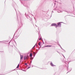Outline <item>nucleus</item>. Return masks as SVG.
Returning <instances> with one entry per match:
<instances>
[{
    "label": "nucleus",
    "mask_w": 75,
    "mask_h": 75,
    "mask_svg": "<svg viewBox=\"0 0 75 75\" xmlns=\"http://www.w3.org/2000/svg\"><path fill=\"white\" fill-rule=\"evenodd\" d=\"M71 71V69H70V71H69V72H70V71Z\"/></svg>",
    "instance_id": "nucleus-14"
},
{
    "label": "nucleus",
    "mask_w": 75,
    "mask_h": 75,
    "mask_svg": "<svg viewBox=\"0 0 75 75\" xmlns=\"http://www.w3.org/2000/svg\"><path fill=\"white\" fill-rule=\"evenodd\" d=\"M35 45H37V43L35 44Z\"/></svg>",
    "instance_id": "nucleus-18"
},
{
    "label": "nucleus",
    "mask_w": 75,
    "mask_h": 75,
    "mask_svg": "<svg viewBox=\"0 0 75 75\" xmlns=\"http://www.w3.org/2000/svg\"><path fill=\"white\" fill-rule=\"evenodd\" d=\"M60 47H61V48H62V47H61L60 46Z\"/></svg>",
    "instance_id": "nucleus-21"
},
{
    "label": "nucleus",
    "mask_w": 75,
    "mask_h": 75,
    "mask_svg": "<svg viewBox=\"0 0 75 75\" xmlns=\"http://www.w3.org/2000/svg\"><path fill=\"white\" fill-rule=\"evenodd\" d=\"M34 48V47H33V48Z\"/></svg>",
    "instance_id": "nucleus-20"
},
{
    "label": "nucleus",
    "mask_w": 75,
    "mask_h": 75,
    "mask_svg": "<svg viewBox=\"0 0 75 75\" xmlns=\"http://www.w3.org/2000/svg\"><path fill=\"white\" fill-rule=\"evenodd\" d=\"M29 68H30V67H29L27 68V69H29Z\"/></svg>",
    "instance_id": "nucleus-12"
},
{
    "label": "nucleus",
    "mask_w": 75,
    "mask_h": 75,
    "mask_svg": "<svg viewBox=\"0 0 75 75\" xmlns=\"http://www.w3.org/2000/svg\"><path fill=\"white\" fill-rule=\"evenodd\" d=\"M41 38H40V39H39V40H41Z\"/></svg>",
    "instance_id": "nucleus-13"
},
{
    "label": "nucleus",
    "mask_w": 75,
    "mask_h": 75,
    "mask_svg": "<svg viewBox=\"0 0 75 75\" xmlns=\"http://www.w3.org/2000/svg\"><path fill=\"white\" fill-rule=\"evenodd\" d=\"M58 52V53H59V52Z\"/></svg>",
    "instance_id": "nucleus-23"
},
{
    "label": "nucleus",
    "mask_w": 75,
    "mask_h": 75,
    "mask_svg": "<svg viewBox=\"0 0 75 75\" xmlns=\"http://www.w3.org/2000/svg\"><path fill=\"white\" fill-rule=\"evenodd\" d=\"M30 57H32V56H33V54H32V53H30Z\"/></svg>",
    "instance_id": "nucleus-7"
},
{
    "label": "nucleus",
    "mask_w": 75,
    "mask_h": 75,
    "mask_svg": "<svg viewBox=\"0 0 75 75\" xmlns=\"http://www.w3.org/2000/svg\"><path fill=\"white\" fill-rule=\"evenodd\" d=\"M43 44H44V42H43Z\"/></svg>",
    "instance_id": "nucleus-19"
},
{
    "label": "nucleus",
    "mask_w": 75,
    "mask_h": 75,
    "mask_svg": "<svg viewBox=\"0 0 75 75\" xmlns=\"http://www.w3.org/2000/svg\"><path fill=\"white\" fill-rule=\"evenodd\" d=\"M33 54H35H35H36L35 53V52H33Z\"/></svg>",
    "instance_id": "nucleus-10"
},
{
    "label": "nucleus",
    "mask_w": 75,
    "mask_h": 75,
    "mask_svg": "<svg viewBox=\"0 0 75 75\" xmlns=\"http://www.w3.org/2000/svg\"><path fill=\"white\" fill-rule=\"evenodd\" d=\"M25 65H27V63H25Z\"/></svg>",
    "instance_id": "nucleus-11"
},
{
    "label": "nucleus",
    "mask_w": 75,
    "mask_h": 75,
    "mask_svg": "<svg viewBox=\"0 0 75 75\" xmlns=\"http://www.w3.org/2000/svg\"><path fill=\"white\" fill-rule=\"evenodd\" d=\"M51 26H55L56 28H57L58 27V25L55 23H53L51 24Z\"/></svg>",
    "instance_id": "nucleus-1"
},
{
    "label": "nucleus",
    "mask_w": 75,
    "mask_h": 75,
    "mask_svg": "<svg viewBox=\"0 0 75 75\" xmlns=\"http://www.w3.org/2000/svg\"><path fill=\"white\" fill-rule=\"evenodd\" d=\"M62 22H59L57 23V25L59 27H61V23H62Z\"/></svg>",
    "instance_id": "nucleus-2"
},
{
    "label": "nucleus",
    "mask_w": 75,
    "mask_h": 75,
    "mask_svg": "<svg viewBox=\"0 0 75 75\" xmlns=\"http://www.w3.org/2000/svg\"><path fill=\"white\" fill-rule=\"evenodd\" d=\"M64 57L65 58V57L64 56Z\"/></svg>",
    "instance_id": "nucleus-24"
},
{
    "label": "nucleus",
    "mask_w": 75,
    "mask_h": 75,
    "mask_svg": "<svg viewBox=\"0 0 75 75\" xmlns=\"http://www.w3.org/2000/svg\"><path fill=\"white\" fill-rule=\"evenodd\" d=\"M38 45H39L40 46V45H41V42H39V43L38 44Z\"/></svg>",
    "instance_id": "nucleus-9"
},
{
    "label": "nucleus",
    "mask_w": 75,
    "mask_h": 75,
    "mask_svg": "<svg viewBox=\"0 0 75 75\" xmlns=\"http://www.w3.org/2000/svg\"><path fill=\"white\" fill-rule=\"evenodd\" d=\"M35 55H34V57H35Z\"/></svg>",
    "instance_id": "nucleus-22"
},
{
    "label": "nucleus",
    "mask_w": 75,
    "mask_h": 75,
    "mask_svg": "<svg viewBox=\"0 0 75 75\" xmlns=\"http://www.w3.org/2000/svg\"><path fill=\"white\" fill-rule=\"evenodd\" d=\"M21 59H23V55H20Z\"/></svg>",
    "instance_id": "nucleus-5"
},
{
    "label": "nucleus",
    "mask_w": 75,
    "mask_h": 75,
    "mask_svg": "<svg viewBox=\"0 0 75 75\" xmlns=\"http://www.w3.org/2000/svg\"><path fill=\"white\" fill-rule=\"evenodd\" d=\"M28 58V56H25L24 57V59H27Z\"/></svg>",
    "instance_id": "nucleus-4"
},
{
    "label": "nucleus",
    "mask_w": 75,
    "mask_h": 75,
    "mask_svg": "<svg viewBox=\"0 0 75 75\" xmlns=\"http://www.w3.org/2000/svg\"><path fill=\"white\" fill-rule=\"evenodd\" d=\"M50 65L52 67H56V65H54L52 62H51L50 63Z\"/></svg>",
    "instance_id": "nucleus-3"
},
{
    "label": "nucleus",
    "mask_w": 75,
    "mask_h": 75,
    "mask_svg": "<svg viewBox=\"0 0 75 75\" xmlns=\"http://www.w3.org/2000/svg\"><path fill=\"white\" fill-rule=\"evenodd\" d=\"M45 47H52V46H50V45H47V46H45Z\"/></svg>",
    "instance_id": "nucleus-6"
},
{
    "label": "nucleus",
    "mask_w": 75,
    "mask_h": 75,
    "mask_svg": "<svg viewBox=\"0 0 75 75\" xmlns=\"http://www.w3.org/2000/svg\"><path fill=\"white\" fill-rule=\"evenodd\" d=\"M35 47V45L33 47Z\"/></svg>",
    "instance_id": "nucleus-16"
},
{
    "label": "nucleus",
    "mask_w": 75,
    "mask_h": 75,
    "mask_svg": "<svg viewBox=\"0 0 75 75\" xmlns=\"http://www.w3.org/2000/svg\"><path fill=\"white\" fill-rule=\"evenodd\" d=\"M19 64H18V66H17V68H19Z\"/></svg>",
    "instance_id": "nucleus-8"
},
{
    "label": "nucleus",
    "mask_w": 75,
    "mask_h": 75,
    "mask_svg": "<svg viewBox=\"0 0 75 75\" xmlns=\"http://www.w3.org/2000/svg\"><path fill=\"white\" fill-rule=\"evenodd\" d=\"M35 47V45L33 47Z\"/></svg>",
    "instance_id": "nucleus-17"
},
{
    "label": "nucleus",
    "mask_w": 75,
    "mask_h": 75,
    "mask_svg": "<svg viewBox=\"0 0 75 75\" xmlns=\"http://www.w3.org/2000/svg\"><path fill=\"white\" fill-rule=\"evenodd\" d=\"M35 47V45L33 47Z\"/></svg>",
    "instance_id": "nucleus-15"
}]
</instances>
